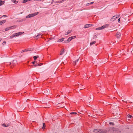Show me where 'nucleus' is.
<instances>
[{"mask_svg": "<svg viewBox=\"0 0 133 133\" xmlns=\"http://www.w3.org/2000/svg\"><path fill=\"white\" fill-rule=\"evenodd\" d=\"M16 63V61L15 60H13L12 63L10 62L9 64V65H10V67L11 68H12L15 65Z\"/></svg>", "mask_w": 133, "mask_h": 133, "instance_id": "3", "label": "nucleus"}, {"mask_svg": "<svg viewBox=\"0 0 133 133\" xmlns=\"http://www.w3.org/2000/svg\"><path fill=\"white\" fill-rule=\"evenodd\" d=\"M117 17H116L115 16H113L111 19L110 21H114L116 19Z\"/></svg>", "mask_w": 133, "mask_h": 133, "instance_id": "7", "label": "nucleus"}, {"mask_svg": "<svg viewBox=\"0 0 133 133\" xmlns=\"http://www.w3.org/2000/svg\"><path fill=\"white\" fill-rule=\"evenodd\" d=\"M94 3V2H91V3H87V4H86V5L87 6H89L90 5V4H93V3Z\"/></svg>", "mask_w": 133, "mask_h": 133, "instance_id": "16", "label": "nucleus"}, {"mask_svg": "<svg viewBox=\"0 0 133 133\" xmlns=\"http://www.w3.org/2000/svg\"><path fill=\"white\" fill-rule=\"evenodd\" d=\"M91 24H86L84 25V27L85 28H88L91 26Z\"/></svg>", "mask_w": 133, "mask_h": 133, "instance_id": "9", "label": "nucleus"}, {"mask_svg": "<svg viewBox=\"0 0 133 133\" xmlns=\"http://www.w3.org/2000/svg\"><path fill=\"white\" fill-rule=\"evenodd\" d=\"M16 26L15 25L12 26L10 27V29L15 28L16 27Z\"/></svg>", "mask_w": 133, "mask_h": 133, "instance_id": "20", "label": "nucleus"}, {"mask_svg": "<svg viewBox=\"0 0 133 133\" xmlns=\"http://www.w3.org/2000/svg\"><path fill=\"white\" fill-rule=\"evenodd\" d=\"M26 50H27V49H25V50H24V52L27 51H26Z\"/></svg>", "mask_w": 133, "mask_h": 133, "instance_id": "42", "label": "nucleus"}, {"mask_svg": "<svg viewBox=\"0 0 133 133\" xmlns=\"http://www.w3.org/2000/svg\"><path fill=\"white\" fill-rule=\"evenodd\" d=\"M16 0H12V1H13L14 2V3H18V1H16Z\"/></svg>", "mask_w": 133, "mask_h": 133, "instance_id": "25", "label": "nucleus"}, {"mask_svg": "<svg viewBox=\"0 0 133 133\" xmlns=\"http://www.w3.org/2000/svg\"><path fill=\"white\" fill-rule=\"evenodd\" d=\"M10 125V124H7V125H5V123H4L2 124V125H3V127H8Z\"/></svg>", "mask_w": 133, "mask_h": 133, "instance_id": "13", "label": "nucleus"}, {"mask_svg": "<svg viewBox=\"0 0 133 133\" xmlns=\"http://www.w3.org/2000/svg\"><path fill=\"white\" fill-rule=\"evenodd\" d=\"M129 118H131L132 117V116L128 114L127 116Z\"/></svg>", "mask_w": 133, "mask_h": 133, "instance_id": "23", "label": "nucleus"}, {"mask_svg": "<svg viewBox=\"0 0 133 133\" xmlns=\"http://www.w3.org/2000/svg\"><path fill=\"white\" fill-rule=\"evenodd\" d=\"M7 17V16L5 15H3L2 17H0V19L2 17Z\"/></svg>", "mask_w": 133, "mask_h": 133, "instance_id": "35", "label": "nucleus"}, {"mask_svg": "<svg viewBox=\"0 0 133 133\" xmlns=\"http://www.w3.org/2000/svg\"><path fill=\"white\" fill-rule=\"evenodd\" d=\"M93 132L95 133H107V131L106 130L101 131L98 129L94 130Z\"/></svg>", "mask_w": 133, "mask_h": 133, "instance_id": "1", "label": "nucleus"}, {"mask_svg": "<svg viewBox=\"0 0 133 133\" xmlns=\"http://www.w3.org/2000/svg\"><path fill=\"white\" fill-rule=\"evenodd\" d=\"M97 37V36L96 35H94L93 37V38L94 39H95Z\"/></svg>", "mask_w": 133, "mask_h": 133, "instance_id": "30", "label": "nucleus"}, {"mask_svg": "<svg viewBox=\"0 0 133 133\" xmlns=\"http://www.w3.org/2000/svg\"><path fill=\"white\" fill-rule=\"evenodd\" d=\"M36 63V61H34V62H32V63L33 64H35V63Z\"/></svg>", "mask_w": 133, "mask_h": 133, "instance_id": "37", "label": "nucleus"}, {"mask_svg": "<svg viewBox=\"0 0 133 133\" xmlns=\"http://www.w3.org/2000/svg\"><path fill=\"white\" fill-rule=\"evenodd\" d=\"M66 0H62L60 2L63 3L64 2V1H66Z\"/></svg>", "mask_w": 133, "mask_h": 133, "instance_id": "39", "label": "nucleus"}, {"mask_svg": "<svg viewBox=\"0 0 133 133\" xmlns=\"http://www.w3.org/2000/svg\"><path fill=\"white\" fill-rule=\"evenodd\" d=\"M31 49H27L26 51H30L31 50Z\"/></svg>", "mask_w": 133, "mask_h": 133, "instance_id": "38", "label": "nucleus"}, {"mask_svg": "<svg viewBox=\"0 0 133 133\" xmlns=\"http://www.w3.org/2000/svg\"><path fill=\"white\" fill-rule=\"evenodd\" d=\"M79 113H80V114H81V113H80V112H79Z\"/></svg>", "mask_w": 133, "mask_h": 133, "instance_id": "50", "label": "nucleus"}, {"mask_svg": "<svg viewBox=\"0 0 133 133\" xmlns=\"http://www.w3.org/2000/svg\"><path fill=\"white\" fill-rule=\"evenodd\" d=\"M120 15H116L117 16L116 17H116L117 18L119 17Z\"/></svg>", "mask_w": 133, "mask_h": 133, "instance_id": "40", "label": "nucleus"}, {"mask_svg": "<svg viewBox=\"0 0 133 133\" xmlns=\"http://www.w3.org/2000/svg\"><path fill=\"white\" fill-rule=\"evenodd\" d=\"M43 0H35L34 1H43Z\"/></svg>", "mask_w": 133, "mask_h": 133, "instance_id": "36", "label": "nucleus"}, {"mask_svg": "<svg viewBox=\"0 0 133 133\" xmlns=\"http://www.w3.org/2000/svg\"><path fill=\"white\" fill-rule=\"evenodd\" d=\"M109 124L110 125H113L114 124L113 122H109Z\"/></svg>", "mask_w": 133, "mask_h": 133, "instance_id": "28", "label": "nucleus"}, {"mask_svg": "<svg viewBox=\"0 0 133 133\" xmlns=\"http://www.w3.org/2000/svg\"><path fill=\"white\" fill-rule=\"evenodd\" d=\"M76 38V36H72L69 37L68 39V41L69 42L70 41H71L72 39H73L75 38Z\"/></svg>", "mask_w": 133, "mask_h": 133, "instance_id": "5", "label": "nucleus"}, {"mask_svg": "<svg viewBox=\"0 0 133 133\" xmlns=\"http://www.w3.org/2000/svg\"><path fill=\"white\" fill-rule=\"evenodd\" d=\"M10 29V27H9V28H6L5 29V31H7L8 30H9Z\"/></svg>", "mask_w": 133, "mask_h": 133, "instance_id": "24", "label": "nucleus"}, {"mask_svg": "<svg viewBox=\"0 0 133 133\" xmlns=\"http://www.w3.org/2000/svg\"><path fill=\"white\" fill-rule=\"evenodd\" d=\"M64 38H61L58 40L57 42H61L64 41Z\"/></svg>", "mask_w": 133, "mask_h": 133, "instance_id": "10", "label": "nucleus"}, {"mask_svg": "<svg viewBox=\"0 0 133 133\" xmlns=\"http://www.w3.org/2000/svg\"><path fill=\"white\" fill-rule=\"evenodd\" d=\"M69 41H68V39L66 40L64 42V43H69Z\"/></svg>", "mask_w": 133, "mask_h": 133, "instance_id": "29", "label": "nucleus"}, {"mask_svg": "<svg viewBox=\"0 0 133 133\" xmlns=\"http://www.w3.org/2000/svg\"><path fill=\"white\" fill-rule=\"evenodd\" d=\"M96 43V41H94L92 42H91L90 43V45H92L95 43Z\"/></svg>", "mask_w": 133, "mask_h": 133, "instance_id": "15", "label": "nucleus"}, {"mask_svg": "<svg viewBox=\"0 0 133 133\" xmlns=\"http://www.w3.org/2000/svg\"><path fill=\"white\" fill-rule=\"evenodd\" d=\"M65 51V49H62V51H61L60 52V55H62L63 53H64Z\"/></svg>", "mask_w": 133, "mask_h": 133, "instance_id": "8", "label": "nucleus"}, {"mask_svg": "<svg viewBox=\"0 0 133 133\" xmlns=\"http://www.w3.org/2000/svg\"><path fill=\"white\" fill-rule=\"evenodd\" d=\"M118 21L119 22H120V18H119L118 19Z\"/></svg>", "mask_w": 133, "mask_h": 133, "instance_id": "43", "label": "nucleus"}, {"mask_svg": "<svg viewBox=\"0 0 133 133\" xmlns=\"http://www.w3.org/2000/svg\"><path fill=\"white\" fill-rule=\"evenodd\" d=\"M41 34H38V35H37L36 36V37L37 39H38V38H39V36H40Z\"/></svg>", "mask_w": 133, "mask_h": 133, "instance_id": "26", "label": "nucleus"}, {"mask_svg": "<svg viewBox=\"0 0 133 133\" xmlns=\"http://www.w3.org/2000/svg\"><path fill=\"white\" fill-rule=\"evenodd\" d=\"M109 25V24H106L104 25L103 26H102L98 28H96V30L97 29H99V30H101V29H104L105 28H106Z\"/></svg>", "mask_w": 133, "mask_h": 133, "instance_id": "4", "label": "nucleus"}, {"mask_svg": "<svg viewBox=\"0 0 133 133\" xmlns=\"http://www.w3.org/2000/svg\"><path fill=\"white\" fill-rule=\"evenodd\" d=\"M61 1H56L55 2V3H61Z\"/></svg>", "mask_w": 133, "mask_h": 133, "instance_id": "32", "label": "nucleus"}, {"mask_svg": "<svg viewBox=\"0 0 133 133\" xmlns=\"http://www.w3.org/2000/svg\"><path fill=\"white\" fill-rule=\"evenodd\" d=\"M2 39L1 38H0V42L1 41Z\"/></svg>", "mask_w": 133, "mask_h": 133, "instance_id": "49", "label": "nucleus"}, {"mask_svg": "<svg viewBox=\"0 0 133 133\" xmlns=\"http://www.w3.org/2000/svg\"><path fill=\"white\" fill-rule=\"evenodd\" d=\"M38 14V12H37L34 13L29 14L28 16H26V18H28L34 17L35 16L37 15Z\"/></svg>", "mask_w": 133, "mask_h": 133, "instance_id": "2", "label": "nucleus"}, {"mask_svg": "<svg viewBox=\"0 0 133 133\" xmlns=\"http://www.w3.org/2000/svg\"><path fill=\"white\" fill-rule=\"evenodd\" d=\"M79 58L77 60H76V61H76V63L78 62V61L79 60Z\"/></svg>", "mask_w": 133, "mask_h": 133, "instance_id": "41", "label": "nucleus"}, {"mask_svg": "<svg viewBox=\"0 0 133 133\" xmlns=\"http://www.w3.org/2000/svg\"><path fill=\"white\" fill-rule=\"evenodd\" d=\"M14 37H15V35H14V34H13L12 35H11V36H10V37L11 38H12Z\"/></svg>", "mask_w": 133, "mask_h": 133, "instance_id": "33", "label": "nucleus"}, {"mask_svg": "<svg viewBox=\"0 0 133 133\" xmlns=\"http://www.w3.org/2000/svg\"><path fill=\"white\" fill-rule=\"evenodd\" d=\"M76 64V61H74L73 62V64L74 65H75Z\"/></svg>", "mask_w": 133, "mask_h": 133, "instance_id": "27", "label": "nucleus"}, {"mask_svg": "<svg viewBox=\"0 0 133 133\" xmlns=\"http://www.w3.org/2000/svg\"><path fill=\"white\" fill-rule=\"evenodd\" d=\"M77 114V113H76V112H72L70 113V115H76Z\"/></svg>", "mask_w": 133, "mask_h": 133, "instance_id": "19", "label": "nucleus"}, {"mask_svg": "<svg viewBox=\"0 0 133 133\" xmlns=\"http://www.w3.org/2000/svg\"><path fill=\"white\" fill-rule=\"evenodd\" d=\"M121 36V33L118 32H117L116 33V37L118 38H119Z\"/></svg>", "mask_w": 133, "mask_h": 133, "instance_id": "6", "label": "nucleus"}, {"mask_svg": "<svg viewBox=\"0 0 133 133\" xmlns=\"http://www.w3.org/2000/svg\"><path fill=\"white\" fill-rule=\"evenodd\" d=\"M89 98H90V99H91V96L90 95V97H89Z\"/></svg>", "mask_w": 133, "mask_h": 133, "instance_id": "44", "label": "nucleus"}, {"mask_svg": "<svg viewBox=\"0 0 133 133\" xmlns=\"http://www.w3.org/2000/svg\"><path fill=\"white\" fill-rule=\"evenodd\" d=\"M127 129H129V128H128H128H127Z\"/></svg>", "mask_w": 133, "mask_h": 133, "instance_id": "48", "label": "nucleus"}, {"mask_svg": "<svg viewBox=\"0 0 133 133\" xmlns=\"http://www.w3.org/2000/svg\"><path fill=\"white\" fill-rule=\"evenodd\" d=\"M24 52V50L21 51V52Z\"/></svg>", "mask_w": 133, "mask_h": 133, "instance_id": "45", "label": "nucleus"}, {"mask_svg": "<svg viewBox=\"0 0 133 133\" xmlns=\"http://www.w3.org/2000/svg\"><path fill=\"white\" fill-rule=\"evenodd\" d=\"M72 30H69L68 31V32L66 33V34H65V35H66L69 33H70L71 32Z\"/></svg>", "mask_w": 133, "mask_h": 133, "instance_id": "14", "label": "nucleus"}, {"mask_svg": "<svg viewBox=\"0 0 133 133\" xmlns=\"http://www.w3.org/2000/svg\"><path fill=\"white\" fill-rule=\"evenodd\" d=\"M64 64V63L63 62H62L61 63V64Z\"/></svg>", "mask_w": 133, "mask_h": 133, "instance_id": "47", "label": "nucleus"}, {"mask_svg": "<svg viewBox=\"0 0 133 133\" xmlns=\"http://www.w3.org/2000/svg\"><path fill=\"white\" fill-rule=\"evenodd\" d=\"M39 65H41L42 64V63H39Z\"/></svg>", "mask_w": 133, "mask_h": 133, "instance_id": "46", "label": "nucleus"}, {"mask_svg": "<svg viewBox=\"0 0 133 133\" xmlns=\"http://www.w3.org/2000/svg\"><path fill=\"white\" fill-rule=\"evenodd\" d=\"M41 66V65H39V64H38L37 62L35 64V65H34V66Z\"/></svg>", "mask_w": 133, "mask_h": 133, "instance_id": "17", "label": "nucleus"}, {"mask_svg": "<svg viewBox=\"0 0 133 133\" xmlns=\"http://www.w3.org/2000/svg\"><path fill=\"white\" fill-rule=\"evenodd\" d=\"M5 3V1H2L1 0H0V6H1L4 4Z\"/></svg>", "mask_w": 133, "mask_h": 133, "instance_id": "12", "label": "nucleus"}, {"mask_svg": "<svg viewBox=\"0 0 133 133\" xmlns=\"http://www.w3.org/2000/svg\"><path fill=\"white\" fill-rule=\"evenodd\" d=\"M14 34V35H15V37L17 36H18V34H17V33H15V34Z\"/></svg>", "mask_w": 133, "mask_h": 133, "instance_id": "31", "label": "nucleus"}, {"mask_svg": "<svg viewBox=\"0 0 133 133\" xmlns=\"http://www.w3.org/2000/svg\"><path fill=\"white\" fill-rule=\"evenodd\" d=\"M6 42L5 41H4V42L2 43V44H3V45H4L5 44H6Z\"/></svg>", "mask_w": 133, "mask_h": 133, "instance_id": "34", "label": "nucleus"}, {"mask_svg": "<svg viewBox=\"0 0 133 133\" xmlns=\"http://www.w3.org/2000/svg\"><path fill=\"white\" fill-rule=\"evenodd\" d=\"M6 21L5 20H3L2 21L0 22V25H2L3 24L6 22Z\"/></svg>", "mask_w": 133, "mask_h": 133, "instance_id": "11", "label": "nucleus"}, {"mask_svg": "<svg viewBox=\"0 0 133 133\" xmlns=\"http://www.w3.org/2000/svg\"><path fill=\"white\" fill-rule=\"evenodd\" d=\"M23 33H24V32H20L17 33V34H18V36L22 35Z\"/></svg>", "mask_w": 133, "mask_h": 133, "instance_id": "22", "label": "nucleus"}, {"mask_svg": "<svg viewBox=\"0 0 133 133\" xmlns=\"http://www.w3.org/2000/svg\"><path fill=\"white\" fill-rule=\"evenodd\" d=\"M45 125L44 123H43V126L42 127V129H44L45 128Z\"/></svg>", "mask_w": 133, "mask_h": 133, "instance_id": "21", "label": "nucleus"}, {"mask_svg": "<svg viewBox=\"0 0 133 133\" xmlns=\"http://www.w3.org/2000/svg\"><path fill=\"white\" fill-rule=\"evenodd\" d=\"M39 56H35L33 58L35 60H36L37 58Z\"/></svg>", "mask_w": 133, "mask_h": 133, "instance_id": "18", "label": "nucleus"}]
</instances>
